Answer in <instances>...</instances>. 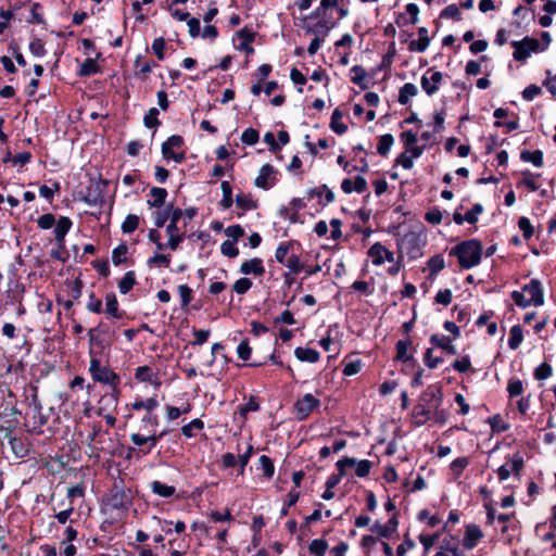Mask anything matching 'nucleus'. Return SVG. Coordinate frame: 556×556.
Wrapping results in <instances>:
<instances>
[{
	"label": "nucleus",
	"instance_id": "ea45409f",
	"mask_svg": "<svg viewBox=\"0 0 556 556\" xmlns=\"http://www.w3.org/2000/svg\"><path fill=\"white\" fill-rule=\"evenodd\" d=\"M128 245L126 242L119 243L112 251V262L115 266H119L127 262Z\"/></svg>",
	"mask_w": 556,
	"mask_h": 556
},
{
	"label": "nucleus",
	"instance_id": "f704fd0d",
	"mask_svg": "<svg viewBox=\"0 0 556 556\" xmlns=\"http://www.w3.org/2000/svg\"><path fill=\"white\" fill-rule=\"evenodd\" d=\"M236 205L243 212L253 211L257 208V202L252 199L250 193L240 192L236 195Z\"/></svg>",
	"mask_w": 556,
	"mask_h": 556
},
{
	"label": "nucleus",
	"instance_id": "6ab92c4d",
	"mask_svg": "<svg viewBox=\"0 0 556 556\" xmlns=\"http://www.w3.org/2000/svg\"><path fill=\"white\" fill-rule=\"evenodd\" d=\"M240 273L243 275H254L256 277L263 276L265 274L263 260L260 257H254L244 261L240 266Z\"/></svg>",
	"mask_w": 556,
	"mask_h": 556
},
{
	"label": "nucleus",
	"instance_id": "13d9d810",
	"mask_svg": "<svg viewBox=\"0 0 556 556\" xmlns=\"http://www.w3.org/2000/svg\"><path fill=\"white\" fill-rule=\"evenodd\" d=\"M258 139H260V132L252 127L244 129L241 135V141L247 146L256 144L258 142Z\"/></svg>",
	"mask_w": 556,
	"mask_h": 556
},
{
	"label": "nucleus",
	"instance_id": "9b49d317",
	"mask_svg": "<svg viewBox=\"0 0 556 556\" xmlns=\"http://www.w3.org/2000/svg\"><path fill=\"white\" fill-rule=\"evenodd\" d=\"M443 81V74L434 68H429L420 78V85L427 96H433Z\"/></svg>",
	"mask_w": 556,
	"mask_h": 556
},
{
	"label": "nucleus",
	"instance_id": "6e6d98bb",
	"mask_svg": "<svg viewBox=\"0 0 556 556\" xmlns=\"http://www.w3.org/2000/svg\"><path fill=\"white\" fill-rule=\"evenodd\" d=\"M333 332H336V333L338 332L337 331V327L334 329L333 328H329L328 336L320 340V345L323 346V349L326 352H333V351L337 350V346L339 345V342H337L334 340V338L332 337Z\"/></svg>",
	"mask_w": 556,
	"mask_h": 556
},
{
	"label": "nucleus",
	"instance_id": "bb28decb",
	"mask_svg": "<svg viewBox=\"0 0 556 556\" xmlns=\"http://www.w3.org/2000/svg\"><path fill=\"white\" fill-rule=\"evenodd\" d=\"M26 400L28 401V406L34 408V413L36 415H41L42 404L38 396V387L30 383L26 389Z\"/></svg>",
	"mask_w": 556,
	"mask_h": 556
},
{
	"label": "nucleus",
	"instance_id": "c756f323",
	"mask_svg": "<svg viewBox=\"0 0 556 556\" xmlns=\"http://www.w3.org/2000/svg\"><path fill=\"white\" fill-rule=\"evenodd\" d=\"M417 94V86L412 83H406L400 88L397 101L402 105H407L412 98L416 97Z\"/></svg>",
	"mask_w": 556,
	"mask_h": 556
},
{
	"label": "nucleus",
	"instance_id": "de8ad7c7",
	"mask_svg": "<svg viewBox=\"0 0 556 556\" xmlns=\"http://www.w3.org/2000/svg\"><path fill=\"white\" fill-rule=\"evenodd\" d=\"M394 143V138L390 134L382 135L379 138V142L377 146V152L380 155H387L389 151L391 150L392 146Z\"/></svg>",
	"mask_w": 556,
	"mask_h": 556
},
{
	"label": "nucleus",
	"instance_id": "c85d7f7f",
	"mask_svg": "<svg viewBox=\"0 0 556 556\" xmlns=\"http://www.w3.org/2000/svg\"><path fill=\"white\" fill-rule=\"evenodd\" d=\"M9 444L11 446L12 452L18 458H24L29 455L30 448L29 444L26 443L22 438H10Z\"/></svg>",
	"mask_w": 556,
	"mask_h": 556
},
{
	"label": "nucleus",
	"instance_id": "5fc2aeb1",
	"mask_svg": "<svg viewBox=\"0 0 556 556\" xmlns=\"http://www.w3.org/2000/svg\"><path fill=\"white\" fill-rule=\"evenodd\" d=\"M327 548L328 543L323 539H315L308 545L309 553L315 556H325Z\"/></svg>",
	"mask_w": 556,
	"mask_h": 556
},
{
	"label": "nucleus",
	"instance_id": "4be33fe9",
	"mask_svg": "<svg viewBox=\"0 0 556 556\" xmlns=\"http://www.w3.org/2000/svg\"><path fill=\"white\" fill-rule=\"evenodd\" d=\"M101 53H97L96 58H87L80 65L78 70L79 77H90L98 73H101V67L97 64V60L101 58Z\"/></svg>",
	"mask_w": 556,
	"mask_h": 556
},
{
	"label": "nucleus",
	"instance_id": "4d7b16f0",
	"mask_svg": "<svg viewBox=\"0 0 556 556\" xmlns=\"http://www.w3.org/2000/svg\"><path fill=\"white\" fill-rule=\"evenodd\" d=\"M41 9H42V5L39 2H34L31 4L30 16H29V18H27L28 24L40 25V24L46 23L42 13L39 12V10H41Z\"/></svg>",
	"mask_w": 556,
	"mask_h": 556
},
{
	"label": "nucleus",
	"instance_id": "79ce46f5",
	"mask_svg": "<svg viewBox=\"0 0 556 556\" xmlns=\"http://www.w3.org/2000/svg\"><path fill=\"white\" fill-rule=\"evenodd\" d=\"M520 159L523 162H530L535 167H542L543 166V152L541 150L535 151H522L520 154Z\"/></svg>",
	"mask_w": 556,
	"mask_h": 556
},
{
	"label": "nucleus",
	"instance_id": "423d86ee",
	"mask_svg": "<svg viewBox=\"0 0 556 556\" xmlns=\"http://www.w3.org/2000/svg\"><path fill=\"white\" fill-rule=\"evenodd\" d=\"M302 28L308 33L313 34L317 37L325 38L329 30L333 28L332 22H329L325 16L320 13H317V9L314 10L311 14L305 16L303 20Z\"/></svg>",
	"mask_w": 556,
	"mask_h": 556
},
{
	"label": "nucleus",
	"instance_id": "69168bd1",
	"mask_svg": "<svg viewBox=\"0 0 556 556\" xmlns=\"http://www.w3.org/2000/svg\"><path fill=\"white\" fill-rule=\"evenodd\" d=\"M86 308L91 313L101 314L103 312L102 300L97 298L93 292H90Z\"/></svg>",
	"mask_w": 556,
	"mask_h": 556
},
{
	"label": "nucleus",
	"instance_id": "a18cd8bd",
	"mask_svg": "<svg viewBox=\"0 0 556 556\" xmlns=\"http://www.w3.org/2000/svg\"><path fill=\"white\" fill-rule=\"evenodd\" d=\"M260 468L263 470V476L266 479H271L275 473V465L270 457L262 455L258 458Z\"/></svg>",
	"mask_w": 556,
	"mask_h": 556
},
{
	"label": "nucleus",
	"instance_id": "e433bc0d",
	"mask_svg": "<svg viewBox=\"0 0 556 556\" xmlns=\"http://www.w3.org/2000/svg\"><path fill=\"white\" fill-rule=\"evenodd\" d=\"M430 341L447 354L455 355L457 353L456 348L452 344L448 337L433 334Z\"/></svg>",
	"mask_w": 556,
	"mask_h": 556
},
{
	"label": "nucleus",
	"instance_id": "c03bdc74",
	"mask_svg": "<svg viewBox=\"0 0 556 556\" xmlns=\"http://www.w3.org/2000/svg\"><path fill=\"white\" fill-rule=\"evenodd\" d=\"M257 410H260V402L255 395H250L248 402L238 407V412L242 417H247L249 413Z\"/></svg>",
	"mask_w": 556,
	"mask_h": 556
},
{
	"label": "nucleus",
	"instance_id": "1a4fd4ad",
	"mask_svg": "<svg viewBox=\"0 0 556 556\" xmlns=\"http://www.w3.org/2000/svg\"><path fill=\"white\" fill-rule=\"evenodd\" d=\"M185 144V140L180 135H172L169 136L161 147L162 156L165 161H174L176 163H182L186 159L185 151L175 152L172 150V147H176V149L182 148Z\"/></svg>",
	"mask_w": 556,
	"mask_h": 556
},
{
	"label": "nucleus",
	"instance_id": "72a5a7b5",
	"mask_svg": "<svg viewBox=\"0 0 556 556\" xmlns=\"http://www.w3.org/2000/svg\"><path fill=\"white\" fill-rule=\"evenodd\" d=\"M220 189L223 193V198L219 201L218 205L223 210H228L233 204V198H232V187L229 181L223 180L220 184Z\"/></svg>",
	"mask_w": 556,
	"mask_h": 556
},
{
	"label": "nucleus",
	"instance_id": "f03ea898",
	"mask_svg": "<svg viewBox=\"0 0 556 556\" xmlns=\"http://www.w3.org/2000/svg\"><path fill=\"white\" fill-rule=\"evenodd\" d=\"M511 299L519 307L542 306L544 304V293L539 280L532 279L522 287L521 291H513Z\"/></svg>",
	"mask_w": 556,
	"mask_h": 556
},
{
	"label": "nucleus",
	"instance_id": "f3484780",
	"mask_svg": "<svg viewBox=\"0 0 556 556\" xmlns=\"http://www.w3.org/2000/svg\"><path fill=\"white\" fill-rule=\"evenodd\" d=\"M368 254L375 265H381L384 262H393L394 255L381 243H375L368 251Z\"/></svg>",
	"mask_w": 556,
	"mask_h": 556
},
{
	"label": "nucleus",
	"instance_id": "cd10ccee",
	"mask_svg": "<svg viewBox=\"0 0 556 556\" xmlns=\"http://www.w3.org/2000/svg\"><path fill=\"white\" fill-rule=\"evenodd\" d=\"M150 488H151L152 493H154L155 495H157L162 498H170L176 494L175 486L163 483L160 480H153L150 483Z\"/></svg>",
	"mask_w": 556,
	"mask_h": 556
},
{
	"label": "nucleus",
	"instance_id": "aec40b11",
	"mask_svg": "<svg viewBox=\"0 0 556 556\" xmlns=\"http://www.w3.org/2000/svg\"><path fill=\"white\" fill-rule=\"evenodd\" d=\"M237 35L241 39L238 49L244 51L248 55L253 54L255 50L252 47V42L255 40L257 34L255 31L250 30L248 27H244L240 29L237 33Z\"/></svg>",
	"mask_w": 556,
	"mask_h": 556
},
{
	"label": "nucleus",
	"instance_id": "4c0bfd02",
	"mask_svg": "<svg viewBox=\"0 0 556 556\" xmlns=\"http://www.w3.org/2000/svg\"><path fill=\"white\" fill-rule=\"evenodd\" d=\"M166 233L168 235V241L166 242V245L173 251H176L180 243L185 239V233L179 231L178 226H175L174 230H169V225L166 226Z\"/></svg>",
	"mask_w": 556,
	"mask_h": 556
},
{
	"label": "nucleus",
	"instance_id": "864d4df0",
	"mask_svg": "<svg viewBox=\"0 0 556 556\" xmlns=\"http://www.w3.org/2000/svg\"><path fill=\"white\" fill-rule=\"evenodd\" d=\"M167 210L169 212V230H174L175 226H178L179 219L184 216V210L180 207H175L173 203L167 204Z\"/></svg>",
	"mask_w": 556,
	"mask_h": 556
},
{
	"label": "nucleus",
	"instance_id": "b1692460",
	"mask_svg": "<svg viewBox=\"0 0 556 556\" xmlns=\"http://www.w3.org/2000/svg\"><path fill=\"white\" fill-rule=\"evenodd\" d=\"M430 43V38L428 36V29L426 27H420L418 29V39L412 40L408 43V50L412 52H424Z\"/></svg>",
	"mask_w": 556,
	"mask_h": 556
},
{
	"label": "nucleus",
	"instance_id": "338daca9",
	"mask_svg": "<svg viewBox=\"0 0 556 556\" xmlns=\"http://www.w3.org/2000/svg\"><path fill=\"white\" fill-rule=\"evenodd\" d=\"M165 48H166V42L163 37H157L153 40L152 50L159 61H163L165 59V53H164Z\"/></svg>",
	"mask_w": 556,
	"mask_h": 556
},
{
	"label": "nucleus",
	"instance_id": "49530a36",
	"mask_svg": "<svg viewBox=\"0 0 556 556\" xmlns=\"http://www.w3.org/2000/svg\"><path fill=\"white\" fill-rule=\"evenodd\" d=\"M203 430L204 429V422L200 418H195L191 420L189 424L181 427V433L186 438H193L194 433L193 430Z\"/></svg>",
	"mask_w": 556,
	"mask_h": 556
},
{
	"label": "nucleus",
	"instance_id": "ddd939ff",
	"mask_svg": "<svg viewBox=\"0 0 556 556\" xmlns=\"http://www.w3.org/2000/svg\"><path fill=\"white\" fill-rule=\"evenodd\" d=\"M277 170L270 164H264L258 176L254 180V185L263 190H269L277 181Z\"/></svg>",
	"mask_w": 556,
	"mask_h": 556
},
{
	"label": "nucleus",
	"instance_id": "7ed1b4c3",
	"mask_svg": "<svg viewBox=\"0 0 556 556\" xmlns=\"http://www.w3.org/2000/svg\"><path fill=\"white\" fill-rule=\"evenodd\" d=\"M451 254L457 256L462 267L469 269L480 263L482 244L476 239L467 240L457 244Z\"/></svg>",
	"mask_w": 556,
	"mask_h": 556
},
{
	"label": "nucleus",
	"instance_id": "2eb2a0df",
	"mask_svg": "<svg viewBox=\"0 0 556 556\" xmlns=\"http://www.w3.org/2000/svg\"><path fill=\"white\" fill-rule=\"evenodd\" d=\"M483 538V532L479 526L469 523L466 526L465 534L463 538V546L466 549H473L478 542Z\"/></svg>",
	"mask_w": 556,
	"mask_h": 556
},
{
	"label": "nucleus",
	"instance_id": "4468645a",
	"mask_svg": "<svg viewBox=\"0 0 556 556\" xmlns=\"http://www.w3.org/2000/svg\"><path fill=\"white\" fill-rule=\"evenodd\" d=\"M109 332V327L104 323H99L98 326L90 328L88 331V338L90 345H94L103 351L105 348H110V343H105L102 338L104 334Z\"/></svg>",
	"mask_w": 556,
	"mask_h": 556
},
{
	"label": "nucleus",
	"instance_id": "6e6552de",
	"mask_svg": "<svg viewBox=\"0 0 556 556\" xmlns=\"http://www.w3.org/2000/svg\"><path fill=\"white\" fill-rule=\"evenodd\" d=\"M511 46L514 48L513 58L518 62H525L532 53L545 50L538 39L528 36L522 40L511 41Z\"/></svg>",
	"mask_w": 556,
	"mask_h": 556
},
{
	"label": "nucleus",
	"instance_id": "dca6fc26",
	"mask_svg": "<svg viewBox=\"0 0 556 556\" xmlns=\"http://www.w3.org/2000/svg\"><path fill=\"white\" fill-rule=\"evenodd\" d=\"M315 198L318 199V203L320 205L325 206V205L333 202L334 194L326 185H321L319 187H315L313 189H309L306 192V195H305L304 199H307L309 201V200H313Z\"/></svg>",
	"mask_w": 556,
	"mask_h": 556
},
{
	"label": "nucleus",
	"instance_id": "603ef678",
	"mask_svg": "<svg viewBox=\"0 0 556 556\" xmlns=\"http://www.w3.org/2000/svg\"><path fill=\"white\" fill-rule=\"evenodd\" d=\"M85 494H86V485L83 481L74 486L68 488L66 496L70 500V505H73V503L76 498L85 497Z\"/></svg>",
	"mask_w": 556,
	"mask_h": 556
},
{
	"label": "nucleus",
	"instance_id": "09e8293b",
	"mask_svg": "<svg viewBox=\"0 0 556 556\" xmlns=\"http://www.w3.org/2000/svg\"><path fill=\"white\" fill-rule=\"evenodd\" d=\"M73 226V222L70 217L67 216H60L58 222H56V225H55V228H54V235H61V236H65L68 233V231L71 230Z\"/></svg>",
	"mask_w": 556,
	"mask_h": 556
},
{
	"label": "nucleus",
	"instance_id": "052dcab7",
	"mask_svg": "<svg viewBox=\"0 0 556 556\" xmlns=\"http://www.w3.org/2000/svg\"><path fill=\"white\" fill-rule=\"evenodd\" d=\"M29 51L37 58H42L47 53L45 42L40 38H35L29 42Z\"/></svg>",
	"mask_w": 556,
	"mask_h": 556
},
{
	"label": "nucleus",
	"instance_id": "39448f33",
	"mask_svg": "<svg viewBox=\"0 0 556 556\" xmlns=\"http://www.w3.org/2000/svg\"><path fill=\"white\" fill-rule=\"evenodd\" d=\"M110 185V180L102 178L90 179V184L86 187L81 200L91 206H104L105 204V191Z\"/></svg>",
	"mask_w": 556,
	"mask_h": 556
},
{
	"label": "nucleus",
	"instance_id": "a211bd4d",
	"mask_svg": "<svg viewBox=\"0 0 556 556\" xmlns=\"http://www.w3.org/2000/svg\"><path fill=\"white\" fill-rule=\"evenodd\" d=\"M104 313L114 319H123L126 317V312L119 309V303L114 292H109L105 295V309Z\"/></svg>",
	"mask_w": 556,
	"mask_h": 556
},
{
	"label": "nucleus",
	"instance_id": "a19ab883",
	"mask_svg": "<svg viewBox=\"0 0 556 556\" xmlns=\"http://www.w3.org/2000/svg\"><path fill=\"white\" fill-rule=\"evenodd\" d=\"M136 285V273L129 270L125 273L121 281L118 282V289L122 294H127Z\"/></svg>",
	"mask_w": 556,
	"mask_h": 556
},
{
	"label": "nucleus",
	"instance_id": "680f3d73",
	"mask_svg": "<svg viewBox=\"0 0 556 556\" xmlns=\"http://www.w3.org/2000/svg\"><path fill=\"white\" fill-rule=\"evenodd\" d=\"M428 267L431 275H437L445 267L443 256L440 254L432 256L428 262Z\"/></svg>",
	"mask_w": 556,
	"mask_h": 556
},
{
	"label": "nucleus",
	"instance_id": "58836bf2",
	"mask_svg": "<svg viewBox=\"0 0 556 556\" xmlns=\"http://www.w3.org/2000/svg\"><path fill=\"white\" fill-rule=\"evenodd\" d=\"M522 179L519 185L525 186L530 191L534 192L539 190L540 186L538 184V179L541 177L540 174H534L530 170L521 172Z\"/></svg>",
	"mask_w": 556,
	"mask_h": 556
},
{
	"label": "nucleus",
	"instance_id": "a878e982",
	"mask_svg": "<svg viewBox=\"0 0 556 556\" xmlns=\"http://www.w3.org/2000/svg\"><path fill=\"white\" fill-rule=\"evenodd\" d=\"M150 195L152 197V199H149L147 201L149 207L161 208L162 206L165 205L168 192L165 188L152 187L150 189Z\"/></svg>",
	"mask_w": 556,
	"mask_h": 556
},
{
	"label": "nucleus",
	"instance_id": "393cba45",
	"mask_svg": "<svg viewBox=\"0 0 556 556\" xmlns=\"http://www.w3.org/2000/svg\"><path fill=\"white\" fill-rule=\"evenodd\" d=\"M338 473H332L326 481L328 489H333L339 484L341 478L348 472V456H343L337 462Z\"/></svg>",
	"mask_w": 556,
	"mask_h": 556
},
{
	"label": "nucleus",
	"instance_id": "412c9836",
	"mask_svg": "<svg viewBox=\"0 0 556 556\" xmlns=\"http://www.w3.org/2000/svg\"><path fill=\"white\" fill-rule=\"evenodd\" d=\"M147 438H148V445H149L148 447L136 450V447L128 446L127 455L125 458L130 459L135 453H137L138 455H141V456H147L152 453V451L155 448L157 443L162 440L161 438H159V433H156V432L150 433L149 435H147Z\"/></svg>",
	"mask_w": 556,
	"mask_h": 556
},
{
	"label": "nucleus",
	"instance_id": "c9c22d12",
	"mask_svg": "<svg viewBox=\"0 0 556 556\" xmlns=\"http://www.w3.org/2000/svg\"><path fill=\"white\" fill-rule=\"evenodd\" d=\"M372 467V463L367 459L356 460L354 458H350V469L353 468L354 472L357 477H366L370 472Z\"/></svg>",
	"mask_w": 556,
	"mask_h": 556
},
{
	"label": "nucleus",
	"instance_id": "0e129e2a",
	"mask_svg": "<svg viewBox=\"0 0 556 556\" xmlns=\"http://www.w3.org/2000/svg\"><path fill=\"white\" fill-rule=\"evenodd\" d=\"M152 218L156 228H162L166 222L169 219V212L167 210V204L162 211H154L152 213Z\"/></svg>",
	"mask_w": 556,
	"mask_h": 556
},
{
	"label": "nucleus",
	"instance_id": "0eeeda50",
	"mask_svg": "<svg viewBox=\"0 0 556 556\" xmlns=\"http://www.w3.org/2000/svg\"><path fill=\"white\" fill-rule=\"evenodd\" d=\"M320 404L321 402L318 397L312 393H305L294 402L292 414L298 421H304L314 410L319 408Z\"/></svg>",
	"mask_w": 556,
	"mask_h": 556
},
{
	"label": "nucleus",
	"instance_id": "2f4dec72",
	"mask_svg": "<svg viewBox=\"0 0 556 556\" xmlns=\"http://www.w3.org/2000/svg\"><path fill=\"white\" fill-rule=\"evenodd\" d=\"M397 529V520L395 517H392L388 523L380 525L376 523L372 527V531L382 538H390Z\"/></svg>",
	"mask_w": 556,
	"mask_h": 556
},
{
	"label": "nucleus",
	"instance_id": "bf43d9fd",
	"mask_svg": "<svg viewBox=\"0 0 556 556\" xmlns=\"http://www.w3.org/2000/svg\"><path fill=\"white\" fill-rule=\"evenodd\" d=\"M237 242L226 240L220 245V252L224 256H227L229 258H235L239 255V249L236 245Z\"/></svg>",
	"mask_w": 556,
	"mask_h": 556
},
{
	"label": "nucleus",
	"instance_id": "20e7f679",
	"mask_svg": "<svg viewBox=\"0 0 556 556\" xmlns=\"http://www.w3.org/2000/svg\"><path fill=\"white\" fill-rule=\"evenodd\" d=\"M91 358L89 363V372L94 383H101L109 386L110 388H116L121 384V376L116 374L110 366L103 365L101 359L93 356V351H89Z\"/></svg>",
	"mask_w": 556,
	"mask_h": 556
},
{
	"label": "nucleus",
	"instance_id": "37998d69",
	"mask_svg": "<svg viewBox=\"0 0 556 556\" xmlns=\"http://www.w3.org/2000/svg\"><path fill=\"white\" fill-rule=\"evenodd\" d=\"M140 224V217L136 214H128L122 223V231L124 233H132L138 229Z\"/></svg>",
	"mask_w": 556,
	"mask_h": 556
},
{
	"label": "nucleus",
	"instance_id": "e2e57ef3",
	"mask_svg": "<svg viewBox=\"0 0 556 556\" xmlns=\"http://www.w3.org/2000/svg\"><path fill=\"white\" fill-rule=\"evenodd\" d=\"M178 292L181 299L180 306L181 308H186L192 301L193 291L189 286L180 285L178 286Z\"/></svg>",
	"mask_w": 556,
	"mask_h": 556
},
{
	"label": "nucleus",
	"instance_id": "3c124183",
	"mask_svg": "<svg viewBox=\"0 0 556 556\" xmlns=\"http://www.w3.org/2000/svg\"><path fill=\"white\" fill-rule=\"evenodd\" d=\"M160 112L156 108H151L143 117V124L147 128H156L161 125L159 119Z\"/></svg>",
	"mask_w": 556,
	"mask_h": 556
},
{
	"label": "nucleus",
	"instance_id": "7c9ffc66",
	"mask_svg": "<svg viewBox=\"0 0 556 556\" xmlns=\"http://www.w3.org/2000/svg\"><path fill=\"white\" fill-rule=\"evenodd\" d=\"M294 355L299 361L307 363H316L320 357L317 350L302 346L295 349Z\"/></svg>",
	"mask_w": 556,
	"mask_h": 556
},
{
	"label": "nucleus",
	"instance_id": "473e14b6",
	"mask_svg": "<svg viewBox=\"0 0 556 556\" xmlns=\"http://www.w3.org/2000/svg\"><path fill=\"white\" fill-rule=\"evenodd\" d=\"M343 114L344 112L341 110V106H339L334 109L331 115L330 128L338 135H343L348 129V126L342 123Z\"/></svg>",
	"mask_w": 556,
	"mask_h": 556
},
{
	"label": "nucleus",
	"instance_id": "9d476101",
	"mask_svg": "<svg viewBox=\"0 0 556 556\" xmlns=\"http://www.w3.org/2000/svg\"><path fill=\"white\" fill-rule=\"evenodd\" d=\"M339 1L340 0H321L317 8V13H320L329 22H332V26H336L346 14V11L339 4Z\"/></svg>",
	"mask_w": 556,
	"mask_h": 556
},
{
	"label": "nucleus",
	"instance_id": "774afa93",
	"mask_svg": "<svg viewBox=\"0 0 556 556\" xmlns=\"http://www.w3.org/2000/svg\"><path fill=\"white\" fill-rule=\"evenodd\" d=\"M289 269L291 273L293 274H299L300 271L303 270V264L301 263V260H300V256L296 255V254H292L288 257V260H286V262L283 263Z\"/></svg>",
	"mask_w": 556,
	"mask_h": 556
},
{
	"label": "nucleus",
	"instance_id": "5701e85b",
	"mask_svg": "<svg viewBox=\"0 0 556 556\" xmlns=\"http://www.w3.org/2000/svg\"><path fill=\"white\" fill-rule=\"evenodd\" d=\"M135 378L140 382H149L155 387L161 386V381L159 380L157 375L148 365L137 367L135 371Z\"/></svg>",
	"mask_w": 556,
	"mask_h": 556
},
{
	"label": "nucleus",
	"instance_id": "8fccbe9b",
	"mask_svg": "<svg viewBox=\"0 0 556 556\" xmlns=\"http://www.w3.org/2000/svg\"><path fill=\"white\" fill-rule=\"evenodd\" d=\"M522 329L520 326H514L509 332L508 345L511 350H516L520 346L522 342Z\"/></svg>",
	"mask_w": 556,
	"mask_h": 556
},
{
	"label": "nucleus",
	"instance_id": "f8f14e48",
	"mask_svg": "<svg viewBox=\"0 0 556 556\" xmlns=\"http://www.w3.org/2000/svg\"><path fill=\"white\" fill-rule=\"evenodd\" d=\"M110 389V392L104 393L100 397L97 407V415H104L105 412H114L116 409L122 391L119 386Z\"/></svg>",
	"mask_w": 556,
	"mask_h": 556
},
{
	"label": "nucleus",
	"instance_id": "f257e3e1",
	"mask_svg": "<svg viewBox=\"0 0 556 556\" xmlns=\"http://www.w3.org/2000/svg\"><path fill=\"white\" fill-rule=\"evenodd\" d=\"M134 494L131 489L125 485L123 479H117L113 482L106 497V505L112 510L126 513L132 506Z\"/></svg>",
	"mask_w": 556,
	"mask_h": 556
}]
</instances>
